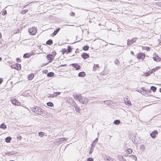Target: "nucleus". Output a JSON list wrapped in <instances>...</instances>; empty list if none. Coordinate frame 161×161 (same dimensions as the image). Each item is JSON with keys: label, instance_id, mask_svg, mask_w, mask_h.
<instances>
[{"label": "nucleus", "instance_id": "f257e3e1", "mask_svg": "<svg viewBox=\"0 0 161 161\" xmlns=\"http://www.w3.org/2000/svg\"><path fill=\"white\" fill-rule=\"evenodd\" d=\"M30 110L35 114L38 115L42 114L43 111V109L37 106L31 108Z\"/></svg>", "mask_w": 161, "mask_h": 161}, {"label": "nucleus", "instance_id": "f03ea898", "mask_svg": "<svg viewBox=\"0 0 161 161\" xmlns=\"http://www.w3.org/2000/svg\"><path fill=\"white\" fill-rule=\"evenodd\" d=\"M37 32V30L35 27L28 29V32L30 35H35Z\"/></svg>", "mask_w": 161, "mask_h": 161}, {"label": "nucleus", "instance_id": "7ed1b4c3", "mask_svg": "<svg viewBox=\"0 0 161 161\" xmlns=\"http://www.w3.org/2000/svg\"><path fill=\"white\" fill-rule=\"evenodd\" d=\"M137 38L134 37L131 40L128 39L127 41V45L128 46L132 45L133 43L136 42Z\"/></svg>", "mask_w": 161, "mask_h": 161}, {"label": "nucleus", "instance_id": "20e7f679", "mask_svg": "<svg viewBox=\"0 0 161 161\" xmlns=\"http://www.w3.org/2000/svg\"><path fill=\"white\" fill-rule=\"evenodd\" d=\"M145 54L144 53H139L137 54V58L138 59H141L142 60L145 58Z\"/></svg>", "mask_w": 161, "mask_h": 161}, {"label": "nucleus", "instance_id": "39448f33", "mask_svg": "<svg viewBox=\"0 0 161 161\" xmlns=\"http://www.w3.org/2000/svg\"><path fill=\"white\" fill-rule=\"evenodd\" d=\"M46 57L47 59L49 60V61L48 62L49 63L51 62L54 58V57H53V54H48L47 55Z\"/></svg>", "mask_w": 161, "mask_h": 161}, {"label": "nucleus", "instance_id": "423d86ee", "mask_svg": "<svg viewBox=\"0 0 161 161\" xmlns=\"http://www.w3.org/2000/svg\"><path fill=\"white\" fill-rule=\"evenodd\" d=\"M11 103L14 105L19 106L21 105L20 103L17 100H16L15 99H11Z\"/></svg>", "mask_w": 161, "mask_h": 161}, {"label": "nucleus", "instance_id": "0eeeda50", "mask_svg": "<svg viewBox=\"0 0 161 161\" xmlns=\"http://www.w3.org/2000/svg\"><path fill=\"white\" fill-rule=\"evenodd\" d=\"M12 68L17 70H20L21 69V65L19 64L16 63L14 65L12 66Z\"/></svg>", "mask_w": 161, "mask_h": 161}, {"label": "nucleus", "instance_id": "6e6552de", "mask_svg": "<svg viewBox=\"0 0 161 161\" xmlns=\"http://www.w3.org/2000/svg\"><path fill=\"white\" fill-rule=\"evenodd\" d=\"M67 140V138H60L58 139L57 141L59 144H61L65 141H66Z\"/></svg>", "mask_w": 161, "mask_h": 161}, {"label": "nucleus", "instance_id": "1a4fd4ad", "mask_svg": "<svg viewBox=\"0 0 161 161\" xmlns=\"http://www.w3.org/2000/svg\"><path fill=\"white\" fill-rule=\"evenodd\" d=\"M71 65L75 68L76 70L79 69L80 68V66L78 64H72Z\"/></svg>", "mask_w": 161, "mask_h": 161}, {"label": "nucleus", "instance_id": "9d476101", "mask_svg": "<svg viewBox=\"0 0 161 161\" xmlns=\"http://www.w3.org/2000/svg\"><path fill=\"white\" fill-rule=\"evenodd\" d=\"M158 134V132L157 131L155 130L153 131L151 133L150 135L152 138H154L156 136V135L157 134Z\"/></svg>", "mask_w": 161, "mask_h": 161}, {"label": "nucleus", "instance_id": "9b49d317", "mask_svg": "<svg viewBox=\"0 0 161 161\" xmlns=\"http://www.w3.org/2000/svg\"><path fill=\"white\" fill-rule=\"evenodd\" d=\"M81 57L84 59H87L89 57V55L86 53H83L81 55Z\"/></svg>", "mask_w": 161, "mask_h": 161}, {"label": "nucleus", "instance_id": "f8f14e48", "mask_svg": "<svg viewBox=\"0 0 161 161\" xmlns=\"http://www.w3.org/2000/svg\"><path fill=\"white\" fill-rule=\"evenodd\" d=\"M17 152L14 151L12 152H9L7 153H5V154L6 155H7L8 156H10V155H13L14 154H15L17 153Z\"/></svg>", "mask_w": 161, "mask_h": 161}, {"label": "nucleus", "instance_id": "ddd939ff", "mask_svg": "<svg viewBox=\"0 0 161 161\" xmlns=\"http://www.w3.org/2000/svg\"><path fill=\"white\" fill-rule=\"evenodd\" d=\"M105 155V159H106L107 160L106 161H114V159L113 158L110 157L109 156H108V155Z\"/></svg>", "mask_w": 161, "mask_h": 161}, {"label": "nucleus", "instance_id": "4468645a", "mask_svg": "<svg viewBox=\"0 0 161 161\" xmlns=\"http://www.w3.org/2000/svg\"><path fill=\"white\" fill-rule=\"evenodd\" d=\"M117 158L120 161H126V160L121 155H118Z\"/></svg>", "mask_w": 161, "mask_h": 161}, {"label": "nucleus", "instance_id": "2eb2a0df", "mask_svg": "<svg viewBox=\"0 0 161 161\" xmlns=\"http://www.w3.org/2000/svg\"><path fill=\"white\" fill-rule=\"evenodd\" d=\"M60 29V28H58L57 29H56V30H55L53 32V33L52 34V36H55L58 33V32L59 31Z\"/></svg>", "mask_w": 161, "mask_h": 161}, {"label": "nucleus", "instance_id": "dca6fc26", "mask_svg": "<svg viewBox=\"0 0 161 161\" xmlns=\"http://www.w3.org/2000/svg\"><path fill=\"white\" fill-rule=\"evenodd\" d=\"M32 55V54L31 53H26L24 54L23 57L24 58H27L30 57Z\"/></svg>", "mask_w": 161, "mask_h": 161}, {"label": "nucleus", "instance_id": "f3484780", "mask_svg": "<svg viewBox=\"0 0 161 161\" xmlns=\"http://www.w3.org/2000/svg\"><path fill=\"white\" fill-rule=\"evenodd\" d=\"M153 58L154 61H160L161 60V58L159 57L158 55H157L155 57H153Z\"/></svg>", "mask_w": 161, "mask_h": 161}, {"label": "nucleus", "instance_id": "a211bd4d", "mask_svg": "<svg viewBox=\"0 0 161 161\" xmlns=\"http://www.w3.org/2000/svg\"><path fill=\"white\" fill-rule=\"evenodd\" d=\"M69 102L71 103V105L74 106L75 108V107H76L77 105L76 103L73 100H69Z\"/></svg>", "mask_w": 161, "mask_h": 161}, {"label": "nucleus", "instance_id": "6ab92c4d", "mask_svg": "<svg viewBox=\"0 0 161 161\" xmlns=\"http://www.w3.org/2000/svg\"><path fill=\"white\" fill-rule=\"evenodd\" d=\"M86 75V73L84 71L80 72L78 74V76L80 77H84Z\"/></svg>", "mask_w": 161, "mask_h": 161}, {"label": "nucleus", "instance_id": "aec40b11", "mask_svg": "<svg viewBox=\"0 0 161 161\" xmlns=\"http://www.w3.org/2000/svg\"><path fill=\"white\" fill-rule=\"evenodd\" d=\"M74 98L77 100L79 101V99L80 98V97H81V95L80 94H79L78 95H73Z\"/></svg>", "mask_w": 161, "mask_h": 161}, {"label": "nucleus", "instance_id": "412c9836", "mask_svg": "<svg viewBox=\"0 0 161 161\" xmlns=\"http://www.w3.org/2000/svg\"><path fill=\"white\" fill-rule=\"evenodd\" d=\"M113 101L111 100H106L104 101V103L108 105L111 104L113 103Z\"/></svg>", "mask_w": 161, "mask_h": 161}, {"label": "nucleus", "instance_id": "4be33fe9", "mask_svg": "<svg viewBox=\"0 0 161 161\" xmlns=\"http://www.w3.org/2000/svg\"><path fill=\"white\" fill-rule=\"evenodd\" d=\"M12 138L10 136H8L6 137L5 139V142L7 143H9L10 142Z\"/></svg>", "mask_w": 161, "mask_h": 161}, {"label": "nucleus", "instance_id": "5701e85b", "mask_svg": "<svg viewBox=\"0 0 161 161\" xmlns=\"http://www.w3.org/2000/svg\"><path fill=\"white\" fill-rule=\"evenodd\" d=\"M53 41L51 39H49L46 42V44L47 45H51L53 44Z\"/></svg>", "mask_w": 161, "mask_h": 161}, {"label": "nucleus", "instance_id": "b1692460", "mask_svg": "<svg viewBox=\"0 0 161 161\" xmlns=\"http://www.w3.org/2000/svg\"><path fill=\"white\" fill-rule=\"evenodd\" d=\"M34 75L33 74H30L28 75V79L29 80H31L32 79L34 78Z\"/></svg>", "mask_w": 161, "mask_h": 161}, {"label": "nucleus", "instance_id": "393cba45", "mask_svg": "<svg viewBox=\"0 0 161 161\" xmlns=\"http://www.w3.org/2000/svg\"><path fill=\"white\" fill-rule=\"evenodd\" d=\"M67 50V53H66V54H68V53H69L72 52V48L70 46H69L68 47V48Z\"/></svg>", "mask_w": 161, "mask_h": 161}, {"label": "nucleus", "instance_id": "a878e982", "mask_svg": "<svg viewBox=\"0 0 161 161\" xmlns=\"http://www.w3.org/2000/svg\"><path fill=\"white\" fill-rule=\"evenodd\" d=\"M142 49L144 50H146L147 51H150V48L149 47L144 46L142 47Z\"/></svg>", "mask_w": 161, "mask_h": 161}, {"label": "nucleus", "instance_id": "bb28decb", "mask_svg": "<svg viewBox=\"0 0 161 161\" xmlns=\"http://www.w3.org/2000/svg\"><path fill=\"white\" fill-rule=\"evenodd\" d=\"M7 126L4 123L2 124L0 126V128H2L3 129H5L6 128Z\"/></svg>", "mask_w": 161, "mask_h": 161}, {"label": "nucleus", "instance_id": "cd10ccee", "mask_svg": "<svg viewBox=\"0 0 161 161\" xmlns=\"http://www.w3.org/2000/svg\"><path fill=\"white\" fill-rule=\"evenodd\" d=\"M129 157L131 159L134 160L136 161L137 160L136 157L134 155H132L129 156Z\"/></svg>", "mask_w": 161, "mask_h": 161}, {"label": "nucleus", "instance_id": "c85d7f7f", "mask_svg": "<svg viewBox=\"0 0 161 161\" xmlns=\"http://www.w3.org/2000/svg\"><path fill=\"white\" fill-rule=\"evenodd\" d=\"M54 73L53 72H49L47 74V76L49 77H51L53 76Z\"/></svg>", "mask_w": 161, "mask_h": 161}, {"label": "nucleus", "instance_id": "c756f323", "mask_svg": "<svg viewBox=\"0 0 161 161\" xmlns=\"http://www.w3.org/2000/svg\"><path fill=\"white\" fill-rule=\"evenodd\" d=\"M150 89L151 90H152L153 92H154L156 91L157 88L154 86H152L151 87Z\"/></svg>", "mask_w": 161, "mask_h": 161}, {"label": "nucleus", "instance_id": "7c9ffc66", "mask_svg": "<svg viewBox=\"0 0 161 161\" xmlns=\"http://www.w3.org/2000/svg\"><path fill=\"white\" fill-rule=\"evenodd\" d=\"M120 121L119 119H117L114 121V123L116 125H119L120 123Z\"/></svg>", "mask_w": 161, "mask_h": 161}, {"label": "nucleus", "instance_id": "2f4dec72", "mask_svg": "<svg viewBox=\"0 0 161 161\" xmlns=\"http://www.w3.org/2000/svg\"><path fill=\"white\" fill-rule=\"evenodd\" d=\"M89 48V47L88 46H84L83 47V50L84 51H87L88 50Z\"/></svg>", "mask_w": 161, "mask_h": 161}, {"label": "nucleus", "instance_id": "473e14b6", "mask_svg": "<svg viewBox=\"0 0 161 161\" xmlns=\"http://www.w3.org/2000/svg\"><path fill=\"white\" fill-rule=\"evenodd\" d=\"M84 97L81 96L78 101H79L80 103H82L83 104V102H84Z\"/></svg>", "mask_w": 161, "mask_h": 161}, {"label": "nucleus", "instance_id": "72a5a7b5", "mask_svg": "<svg viewBox=\"0 0 161 161\" xmlns=\"http://www.w3.org/2000/svg\"><path fill=\"white\" fill-rule=\"evenodd\" d=\"M75 109L76 111L77 112H78V113H80V108L77 105L76 107H75Z\"/></svg>", "mask_w": 161, "mask_h": 161}, {"label": "nucleus", "instance_id": "f704fd0d", "mask_svg": "<svg viewBox=\"0 0 161 161\" xmlns=\"http://www.w3.org/2000/svg\"><path fill=\"white\" fill-rule=\"evenodd\" d=\"M160 67L158 66V67H156V68H154L152 70L153 71V73L154 72L156 71L158 69H160Z\"/></svg>", "mask_w": 161, "mask_h": 161}, {"label": "nucleus", "instance_id": "c9c22d12", "mask_svg": "<svg viewBox=\"0 0 161 161\" xmlns=\"http://www.w3.org/2000/svg\"><path fill=\"white\" fill-rule=\"evenodd\" d=\"M145 147L143 145H141L140 147V150L142 151H143L145 149Z\"/></svg>", "mask_w": 161, "mask_h": 161}, {"label": "nucleus", "instance_id": "e433bc0d", "mask_svg": "<svg viewBox=\"0 0 161 161\" xmlns=\"http://www.w3.org/2000/svg\"><path fill=\"white\" fill-rule=\"evenodd\" d=\"M88 102V99L86 98V97H84V102H83V104H86Z\"/></svg>", "mask_w": 161, "mask_h": 161}, {"label": "nucleus", "instance_id": "4c0bfd02", "mask_svg": "<svg viewBox=\"0 0 161 161\" xmlns=\"http://www.w3.org/2000/svg\"><path fill=\"white\" fill-rule=\"evenodd\" d=\"M47 106L51 107L53 106V103H52L50 102H47Z\"/></svg>", "mask_w": 161, "mask_h": 161}, {"label": "nucleus", "instance_id": "58836bf2", "mask_svg": "<svg viewBox=\"0 0 161 161\" xmlns=\"http://www.w3.org/2000/svg\"><path fill=\"white\" fill-rule=\"evenodd\" d=\"M28 10L27 9L24 10H22L20 13L22 14H24L27 13L28 12Z\"/></svg>", "mask_w": 161, "mask_h": 161}, {"label": "nucleus", "instance_id": "ea45409f", "mask_svg": "<svg viewBox=\"0 0 161 161\" xmlns=\"http://www.w3.org/2000/svg\"><path fill=\"white\" fill-rule=\"evenodd\" d=\"M99 67L98 65V64H97L96 65H94V67L93 68V70L95 71L96 70V68Z\"/></svg>", "mask_w": 161, "mask_h": 161}, {"label": "nucleus", "instance_id": "a19ab883", "mask_svg": "<svg viewBox=\"0 0 161 161\" xmlns=\"http://www.w3.org/2000/svg\"><path fill=\"white\" fill-rule=\"evenodd\" d=\"M67 50L65 48H63L62 50V52L63 54H64L65 53H67Z\"/></svg>", "mask_w": 161, "mask_h": 161}, {"label": "nucleus", "instance_id": "79ce46f5", "mask_svg": "<svg viewBox=\"0 0 161 161\" xmlns=\"http://www.w3.org/2000/svg\"><path fill=\"white\" fill-rule=\"evenodd\" d=\"M38 135L42 137L44 135V133L43 132H39Z\"/></svg>", "mask_w": 161, "mask_h": 161}, {"label": "nucleus", "instance_id": "37998d69", "mask_svg": "<svg viewBox=\"0 0 161 161\" xmlns=\"http://www.w3.org/2000/svg\"><path fill=\"white\" fill-rule=\"evenodd\" d=\"M132 150L131 149L128 148L127 150V152L128 153H132Z\"/></svg>", "mask_w": 161, "mask_h": 161}, {"label": "nucleus", "instance_id": "c03bdc74", "mask_svg": "<svg viewBox=\"0 0 161 161\" xmlns=\"http://www.w3.org/2000/svg\"><path fill=\"white\" fill-rule=\"evenodd\" d=\"M119 63V60L116 59L114 61V63L115 64L118 65Z\"/></svg>", "mask_w": 161, "mask_h": 161}, {"label": "nucleus", "instance_id": "a18cd8bd", "mask_svg": "<svg viewBox=\"0 0 161 161\" xmlns=\"http://www.w3.org/2000/svg\"><path fill=\"white\" fill-rule=\"evenodd\" d=\"M7 11L6 10H4L2 12V14L3 15H5L7 14Z\"/></svg>", "mask_w": 161, "mask_h": 161}, {"label": "nucleus", "instance_id": "49530a36", "mask_svg": "<svg viewBox=\"0 0 161 161\" xmlns=\"http://www.w3.org/2000/svg\"><path fill=\"white\" fill-rule=\"evenodd\" d=\"M136 137V135H134V137H133L132 138V141L133 142H135V138Z\"/></svg>", "mask_w": 161, "mask_h": 161}, {"label": "nucleus", "instance_id": "de8ad7c7", "mask_svg": "<svg viewBox=\"0 0 161 161\" xmlns=\"http://www.w3.org/2000/svg\"><path fill=\"white\" fill-rule=\"evenodd\" d=\"M93 148L92 147H91L90 151L89 152V153L90 154H91L92 153L93 151Z\"/></svg>", "mask_w": 161, "mask_h": 161}, {"label": "nucleus", "instance_id": "09e8293b", "mask_svg": "<svg viewBox=\"0 0 161 161\" xmlns=\"http://www.w3.org/2000/svg\"><path fill=\"white\" fill-rule=\"evenodd\" d=\"M87 161H93V159L91 158H87Z\"/></svg>", "mask_w": 161, "mask_h": 161}, {"label": "nucleus", "instance_id": "8fccbe9b", "mask_svg": "<svg viewBox=\"0 0 161 161\" xmlns=\"http://www.w3.org/2000/svg\"><path fill=\"white\" fill-rule=\"evenodd\" d=\"M70 15L72 16H74L75 15V13L73 12H71L70 13Z\"/></svg>", "mask_w": 161, "mask_h": 161}, {"label": "nucleus", "instance_id": "3c124183", "mask_svg": "<svg viewBox=\"0 0 161 161\" xmlns=\"http://www.w3.org/2000/svg\"><path fill=\"white\" fill-rule=\"evenodd\" d=\"M95 144H96V142H95V141H93V142H92V144L91 147H95Z\"/></svg>", "mask_w": 161, "mask_h": 161}, {"label": "nucleus", "instance_id": "603ef678", "mask_svg": "<svg viewBox=\"0 0 161 161\" xmlns=\"http://www.w3.org/2000/svg\"><path fill=\"white\" fill-rule=\"evenodd\" d=\"M52 54H53V57H54H54L55 56L56 54V52L55 51H53L52 52Z\"/></svg>", "mask_w": 161, "mask_h": 161}, {"label": "nucleus", "instance_id": "864d4df0", "mask_svg": "<svg viewBox=\"0 0 161 161\" xmlns=\"http://www.w3.org/2000/svg\"><path fill=\"white\" fill-rule=\"evenodd\" d=\"M151 90H149V89H146L145 90V92H148L149 93H150V92H151Z\"/></svg>", "mask_w": 161, "mask_h": 161}, {"label": "nucleus", "instance_id": "5fc2aeb1", "mask_svg": "<svg viewBox=\"0 0 161 161\" xmlns=\"http://www.w3.org/2000/svg\"><path fill=\"white\" fill-rule=\"evenodd\" d=\"M55 93L56 95V97L58 95H59L61 94V92H56Z\"/></svg>", "mask_w": 161, "mask_h": 161}, {"label": "nucleus", "instance_id": "6e6d98bb", "mask_svg": "<svg viewBox=\"0 0 161 161\" xmlns=\"http://www.w3.org/2000/svg\"><path fill=\"white\" fill-rule=\"evenodd\" d=\"M127 102V104L128 105L130 106V105H131L130 102V101H128Z\"/></svg>", "mask_w": 161, "mask_h": 161}, {"label": "nucleus", "instance_id": "4d7b16f0", "mask_svg": "<svg viewBox=\"0 0 161 161\" xmlns=\"http://www.w3.org/2000/svg\"><path fill=\"white\" fill-rule=\"evenodd\" d=\"M48 71L47 70H45L43 71L42 72L43 73L46 74L47 73Z\"/></svg>", "mask_w": 161, "mask_h": 161}, {"label": "nucleus", "instance_id": "13d9d810", "mask_svg": "<svg viewBox=\"0 0 161 161\" xmlns=\"http://www.w3.org/2000/svg\"><path fill=\"white\" fill-rule=\"evenodd\" d=\"M16 61L17 62H21L20 59L19 58H17L16 59Z\"/></svg>", "mask_w": 161, "mask_h": 161}, {"label": "nucleus", "instance_id": "bf43d9fd", "mask_svg": "<svg viewBox=\"0 0 161 161\" xmlns=\"http://www.w3.org/2000/svg\"><path fill=\"white\" fill-rule=\"evenodd\" d=\"M144 75L145 76H149V73H148V72H146L145 74H144Z\"/></svg>", "mask_w": 161, "mask_h": 161}, {"label": "nucleus", "instance_id": "052dcab7", "mask_svg": "<svg viewBox=\"0 0 161 161\" xmlns=\"http://www.w3.org/2000/svg\"><path fill=\"white\" fill-rule=\"evenodd\" d=\"M56 97V95L55 92L53 94H52V97Z\"/></svg>", "mask_w": 161, "mask_h": 161}, {"label": "nucleus", "instance_id": "680f3d73", "mask_svg": "<svg viewBox=\"0 0 161 161\" xmlns=\"http://www.w3.org/2000/svg\"><path fill=\"white\" fill-rule=\"evenodd\" d=\"M147 72L149 73V75H150V74H152V73H153V71H152V70H151L149 71L148 72Z\"/></svg>", "mask_w": 161, "mask_h": 161}, {"label": "nucleus", "instance_id": "e2e57ef3", "mask_svg": "<svg viewBox=\"0 0 161 161\" xmlns=\"http://www.w3.org/2000/svg\"><path fill=\"white\" fill-rule=\"evenodd\" d=\"M3 81V79L2 78H0V84H1L2 82Z\"/></svg>", "mask_w": 161, "mask_h": 161}, {"label": "nucleus", "instance_id": "0e129e2a", "mask_svg": "<svg viewBox=\"0 0 161 161\" xmlns=\"http://www.w3.org/2000/svg\"><path fill=\"white\" fill-rule=\"evenodd\" d=\"M98 140V139L97 138H96L95 140L94 141H95V142L96 143V142H97Z\"/></svg>", "mask_w": 161, "mask_h": 161}, {"label": "nucleus", "instance_id": "69168bd1", "mask_svg": "<svg viewBox=\"0 0 161 161\" xmlns=\"http://www.w3.org/2000/svg\"><path fill=\"white\" fill-rule=\"evenodd\" d=\"M17 138L19 140H20L21 138V136H17Z\"/></svg>", "mask_w": 161, "mask_h": 161}, {"label": "nucleus", "instance_id": "338daca9", "mask_svg": "<svg viewBox=\"0 0 161 161\" xmlns=\"http://www.w3.org/2000/svg\"><path fill=\"white\" fill-rule=\"evenodd\" d=\"M130 53L132 55H134V52H133L132 51H131L130 52Z\"/></svg>", "mask_w": 161, "mask_h": 161}, {"label": "nucleus", "instance_id": "774afa93", "mask_svg": "<svg viewBox=\"0 0 161 161\" xmlns=\"http://www.w3.org/2000/svg\"><path fill=\"white\" fill-rule=\"evenodd\" d=\"M67 66V64H62L60 66Z\"/></svg>", "mask_w": 161, "mask_h": 161}]
</instances>
